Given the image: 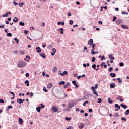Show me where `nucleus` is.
<instances>
[{
  "label": "nucleus",
  "instance_id": "nucleus-41",
  "mask_svg": "<svg viewBox=\"0 0 129 129\" xmlns=\"http://www.w3.org/2000/svg\"><path fill=\"white\" fill-rule=\"evenodd\" d=\"M101 58V61H102L103 60H105V57H104V55L102 56Z\"/></svg>",
  "mask_w": 129,
  "mask_h": 129
},
{
  "label": "nucleus",
  "instance_id": "nucleus-8",
  "mask_svg": "<svg viewBox=\"0 0 129 129\" xmlns=\"http://www.w3.org/2000/svg\"><path fill=\"white\" fill-rule=\"evenodd\" d=\"M72 107H74V104L73 103H69V108H72Z\"/></svg>",
  "mask_w": 129,
  "mask_h": 129
},
{
  "label": "nucleus",
  "instance_id": "nucleus-12",
  "mask_svg": "<svg viewBox=\"0 0 129 129\" xmlns=\"http://www.w3.org/2000/svg\"><path fill=\"white\" fill-rule=\"evenodd\" d=\"M17 102L19 103V104H22L23 103V99H19V100L17 99Z\"/></svg>",
  "mask_w": 129,
  "mask_h": 129
},
{
  "label": "nucleus",
  "instance_id": "nucleus-14",
  "mask_svg": "<svg viewBox=\"0 0 129 129\" xmlns=\"http://www.w3.org/2000/svg\"><path fill=\"white\" fill-rule=\"evenodd\" d=\"M114 106H115V108H117L118 109H120V106H119V105H118V104H115L114 105Z\"/></svg>",
  "mask_w": 129,
  "mask_h": 129
},
{
  "label": "nucleus",
  "instance_id": "nucleus-25",
  "mask_svg": "<svg viewBox=\"0 0 129 129\" xmlns=\"http://www.w3.org/2000/svg\"><path fill=\"white\" fill-rule=\"evenodd\" d=\"M25 84L27 85V86H30V84H29V81L26 80L25 82Z\"/></svg>",
  "mask_w": 129,
  "mask_h": 129
},
{
  "label": "nucleus",
  "instance_id": "nucleus-11",
  "mask_svg": "<svg viewBox=\"0 0 129 129\" xmlns=\"http://www.w3.org/2000/svg\"><path fill=\"white\" fill-rule=\"evenodd\" d=\"M52 86H53V84L51 83H49L47 85V88H52Z\"/></svg>",
  "mask_w": 129,
  "mask_h": 129
},
{
  "label": "nucleus",
  "instance_id": "nucleus-55",
  "mask_svg": "<svg viewBox=\"0 0 129 129\" xmlns=\"http://www.w3.org/2000/svg\"><path fill=\"white\" fill-rule=\"evenodd\" d=\"M25 76L26 77H29V76H30V75L29 74V73H27L25 74Z\"/></svg>",
  "mask_w": 129,
  "mask_h": 129
},
{
  "label": "nucleus",
  "instance_id": "nucleus-13",
  "mask_svg": "<svg viewBox=\"0 0 129 129\" xmlns=\"http://www.w3.org/2000/svg\"><path fill=\"white\" fill-rule=\"evenodd\" d=\"M11 14H12V13H11V12H9V13H6V15L4 14L3 15V17H8V15H11Z\"/></svg>",
  "mask_w": 129,
  "mask_h": 129
},
{
  "label": "nucleus",
  "instance_id": "nucleus-47",
  "mask_svg": "<svg viewBox=\"0 0 129 129\" xmlns=\"http://www.w3.org/2000/svg\"><path fill=\"white\" fill-rule=\"evenodd\" d=\"M116 20V17L115 16L113 17V22H115V20Z\"/></svg>",
  "mask_w": 129,
  "mask_h": 129
},
{
  "label": "nucleus",
  "instance_id": "nucleus-17",
  "mask_svg": "<svg viewBox=\"0 0 129 129\" xmlns=\"http://www.w3.org/2000/svg\"><path fill=\"white\" fill-rule=\"evenodd\" d=\"M58 84L59 85H64V84H65V82L64 81H60L58 83Z\"/></svg>",
  "mask_w": 129,
  "mask_h": 129
},
{
  "label": "nucleus",
  "instance_id": "nucleus-23",
  "mask_svg": "<svg viewBox=\"0 0 129 129\" xmlns=\"http://www.w3.org/2000/svg\"><path fill=\"white\" fill-rule=\"evenodd\" d=\"M36 110L37 112H40V111H41V107H36Z\"/></svg>",
  "mask_w": 129,
  "mask_h": 129
},
{
  "label": "nucleus",
  "instance_id": "nucleus-3",
  "mask_svg": "<svg viewBox=\"0 0 129 129\" xmlns=\"http://www.w3.org/2000/svg\"><path fill=\"white\" fill-rule=\"evenodd\" d=\"M52 111H53V112H57V111H58V109L55 107H52Z\"/></svg>",
  "mask_w": 129,
  "mask_h": 129
},
{
  "label": "nucleus",
  "instance_id": "nucleus-2",
  "mask_svg": "<svg viewBox=\"0 0 129 129\" xmlns=\"http://www.w3.org/2000/svg\"><path fill=\"white\" fill-rule=\"evenodd\" d=\"M91 89L93 91V94H95V95H96V96H98V93H97V91H96V90H95V89H94V86H92L91 87Z\"/></svg>",
  "mask_w": 129,
  "mask_h": 129
},
{
  "label": "nucleus",
  "instance_id": "nucleus-30",
  "mask_svg": "<svg viewBox=\"0 0 129 129\" xmlns=\"http://www.w3.org/2000/svg\"><path fill=\"white\" fill-rule=\"evenodd\" d=\"M124 113L125 115H128L129 113V110H126Z\"/></svg>",
  "mask_w": 129,
  "mask_h": 129
},
{
  "label": "nucleus",
  "instance_id": "nucleus-33",
  "mask_svg": "<svg viewBox=\"0 0 129 129\" xmlns=\"http://www.w3.org/2000/svg\"><path fill=\"white\" fill-rule=\"evenodd\" d=\"M13 22H15L16 23V22H18V18H17V17H15L13 19Z\"/></svg>",
  "mask_w": 129,
  "mask_h": 129
},
{
  "label": "nucleus",
  "instance_id": "nucleus-32",
  "mask_svg": "<svg viewBox=\"0 0 129 129\" xmlns=\"http://www.w3.org/2000/svg\"><path fill=\"white\" fill-rule=\"evenodd\" d=\"M121 28H123V29H127V26H124V25H122L121 26Z\"/></svg>",
  "mask_w": 129,
  "mask_h": 129
},
{
  "label": "nucleus",
  "instance_id": "nucleus-34",
  "mask_svg": "<svg viewBox=\"0 0 129 129\" xmlns=\"http://www.w3.org/2000/svg\"><path fill=\"white\" fill-rule=\"evenodd\" d=\"M0 103H5V101L3 99H0Z\"/></svg>",
  "mask_w": 129,
  "mask_h": 129
},
{
  "label": "nucleus",
  "instance_id": "nucleus-58",
  "mask_svg": "<svg viewBox=\"0 0 129 129\" xmlns=\"http://www.w3.org/2000/svg\"><path fill=\"white\" fill-rule=\"evenodd\" d=\"M68 16H69V17H71V16H72L71 13L69 12V13H68Z\"/></svg>",
  "mask_w": 129,
  "mask_h": 129
},
{
  "label": "nucleus",
  "instance_id": "nucleus-19",
  "mask_svg": "<svg viewBox=\"0 0 129 129\" xmlns=\"http://www.w3.org/2000/svg\"><path fill=\"white\" fill-rule=\"evenodd\" d=\"M110 87L111 88H114V87H115V84H110Z\"/></svg>",
  "mask_w": 129,
  "mask_h": 129
},
{
  "label": "nucleus",
  "instance_id": "nucleus-10",
  "mask_svg": "<svg viewBox=\"0 0 129 129\" xmlns=\"http://www.w3.org/2000/svg\"><path fill=\"white\" fill-rule=\"evenodd\" d=\"M39 55L40 56V57H42V58H46V55H45V54L43 53H40L39 54Z\"/></svg>",
  "mask_w": 129,
  "mask_h": 129
},
{
  "label": "nucleus",
  "instance_id": "nucleus-56",
  "mask_svg": "<svg viewBox=\"0 0 129 129\" xmlns=\"http://www.w3.org/2000/svg\"><path fill=\"white\" fill-rule=\"evenodd\" d=\"M13 4L15 5V6H18V3H16V1H14Z\"/></svg>",
  "mask_w": 129,
  "mask_h": 129
},
{
  "label": "nucleus",
  "instance_id": "nucleus-43",
  "mask_svg": "<svg viewBox=\"0 0 129 129\" xmlns=\"http://www.w3.org/2000/svg\"><path fill=\"white\" fill-rule=\"evenodd\" d=\"M118 113H115V114H114V116L115 117H118Z\"/></svg>",
  "mask_w": 129,
  "mask_h": 129
},
{
  "label": "nucleus",
  "instance_id": "nucleus-46",
  "mask_svg": "<svg viewBox=\"0 0 129 129\" xmlns=\"http://www.w3.org/2000/svg\"><path fill=\"white\" fill-rule=\"evenodd\" d=\"M92 62H95V57H93L92 58Z\"/></svg>",
  "mask_w": 129,
  "mask_h": 129
},
{
  "label": "nucleus",
  "instance_id": "nucleus-44",
  "mask_svg": "<svg viewBox=\"0 0 129 129\" xmlns=\"http://www.w3.org/2000/svg\"><path fill=\"white\" fill-rule=\"evenodd\" d=\"M19 7H20L21 8H22V7H23V6H24V3H22L20 4L19 5Z\"/></svg>",
  "mask_w": 129,
  "mask_h": 129
},
{
  "label": "nucleus",
  "instance_id": "nucleus-64",
  "mask_svg": "<svg viewBox=\"0 0 129 129\" xmlns=\"http://www.w3.org/2000/svg\"><path fill=\"white\" fill-rule=\"evenodd\" d=\"M92 111V109H89V112H91Z\"/></svg>",
  "mask_w": 129,
  "mask_h": 129
},
{
  "label": "nucleus",
  "instance_id": "nucleus-28",
  "mask_svg": "<svg viewBox=\"0 0 129 129\" xmlns=\"http://www.w3.org/2000/svg\"><path fill=\"white\" fill-rule=\"evenodd\" d=\"M7 36L8 37H12L13 36V34L11 33H8L7 34Z\"/></svg>",
  "mask_w": 129,
  "mask_h": 129
},
{
  "label": "nucleus",
  "instance_id": "nucleus-59",
  "mask_svg": "<svg viewBox=\"0 0 129 129\" xmlns=\"http://www.w3.org/2000/svg\"><path fill=\"white\" fill-rule=\"evenodd\" d=\"M51 47H52V45H48V46H47V49H50V48Z\"/></svg>",
  "mask_w": 129,
  "mask_h": 129
},
{
  "label": "nucleus",
  "instance_id": "nucleus-18",
  "mask_svg": "<svg viewBox=\"0 0 129 129\" xmlns=\"http://www.w3.org/2000/svg\"><path fill=\"white\" fill-rule=\"evenodd\" d=\"M109 58L110 60H114V57L112 56V55H109Z\"/></svg>",
  "mask_w": 129,
  "mask_h": 129
},
{
  "label": "nucleus",
  "instance_id": "nucleus-49",
  "mask_svg": "<svg viewBox=\"0 0 129 129\" xmlns=\"http://www.w3.org/2000/svg\"><path fill=\"white\" fill-rule=\"evenodd\" d=\"M119 65H120V67H122L124 64H123V63H122V62H120V63H119Z\"/></svg>",
  "mask_w": 129,
  "mask_h": 129
},
{
  "label": "nucleus",
  "instance_id": "nucleus-45",
  "mask_svg": "<svg viewBox=\"0 0 129 129\" xmlns=\"http://www.w3.org/2000/svg\"><path fill=\"white\" fill-rule=\"evenodd\" d=\"M43 90H44L45 92H48V90H47L45 87L43 88Z\"/></svg>",
  "mask_w": 129,
  "mask_h": 129
},
{
  "label": "nucleus",
  "instance_id": "nucleus-48",
  "mask_svg": "<svg viewBox=\"0 0 129 129\" xmlns=\"http://www.w3.org/2000/svg\"><path fill=\"white\" fill-rule=\"evenodd\" d=\"M97 88H98V85L96 84L95 87H94V89H97Z\"/></svg>",
  "mask_w": 129,
  "mask_h": 129
},
{
  "label": "nucleus",
  "instance_id": "nucleus-37",
  "mask_svg": "<svg viewBox=\"0 0 129 129\" xmlns=\"http://www.w3.org/2000/svg\"><path fill=\"white\" fill-rule=\"evenodd\" d=\"M9 93H11V94H12L13 96H14V97H15V93H14L13 92H12V91H9Z\"/></svg>",
  "mask_w": 129,
  "mask_h": 129
},
{
  "label": "nucleus",
  "instance_id": "nucleus-36",
  "mask_svg": "<svg viewBox=\"0 0 129 129\" xmlns=\"http://www.w3.org/2000/svg\"><path fill=\"white\" fill-rule=\"evenodd\" d=\"M92 50L93 51H94V50H95V49L94 48L95 47V44H92Z\"/></svg>",
  "mask_w": 129,
  "mask_h": 129
},
{
  "label": "nucleus",
  "instance_id": "nucleus-1",
  "mask_svg": "<svg viewBox=\"0 0 129 129\" xmlns=\"http://www.w3.org/2000/svg\"><path fill=\"white\" fill-rule=\"evenodd\" d=\"M27 66V63L25 62V61H20L17 63V67L18 68H24V67H26Z\"/></svg>",
  "mask_w": 129,
  "mask_h": 129
},
{
  "label": "nucleus",
  "instance_id": "nucleus-35",
  "mask_svg": "<svg viewBox=\"0 0 129 129\" xmlns=\"http://www.w3.org/2000/svg\"><path fill=\"white\" fill-rule=\"evenodd\" d=\"M46 45H47L46 43H44V44L42 45V48H45L46 47Z\"/></svg>",
  "mask_w": 129,
  "mask_h": 129
},
{
  "label": "nucleus",
  "instance_id": "nucleus-5",
  "mask_svg": "<svg viewBox=\"0 0 129 129\" xmlns=\"http://www.w3.org/2000/svg\"><path fill=\"white\" fill-rule=\"evenodd\" d=\"M88 44L90 45L91 46L92 45H94V44H93V39H90L89 40V42H88Z\"/></svg>",
  "mask_w": 129,
  "mask_h": 129
},
{
  "label": "nucleus",
  "instance_id": "nucleus-24",
  "mask_svg": "<svg viewBox=\"0 0 129 129\" xmlns=\"http://www.w3.org/2000/svg\"><path fill=\"white\" fill-rule=\"evenodd\" d=\"M19 122H20V124H23V119H22L21 118H19Z\"/></svg>",
  "mask_w": 129,
  "mask_h": 129
},
{
  "label": "nucleus",
  "instance_id": "nucleus-60",
  "mask_svg": "<svg viewBox=\"0 0 129 129\" xmlns=\"http://www.w3.org/2000/svg\"><path fill=\"white\" fill-rule=\"evenodd\" d=\"M83 67H84L85 68H86V67H87V65H86V64H85V63H84V64H83Z\"/></svg>",
  "mask_w": 129,
  "mask_h": 129
},
{
  "label": "nucleus",
  "instance_id": "nucleus-22",
  "mask_svg": "<svg viewBox=\"0 0 129 129\" xmlns=\"http://www.w3.org/2000/svg\"><path fill=\"white\" fill-rule=\"evenodd\" d=\"M14 41H16L17 44H19V43L20 42V40L18 39V38H17V37H15L14 38Z\"/></svg>",
  "mask_w": 129,
  "mask_h": 129
},
{
  "label": "nucleus",
  "instance_id": "nucleus-63",
  "mask_svg": "<svg viewBox=\"0 0 129 129\" xmlns=\"http://www.w3.org/2000/svg\"><path fill=\"white\" fill-rule=\"evenodd\" d=\"M14 53H15V54H18V50H15Z\"/></svg>",
  "mask_w": 129,
  "mask_h": 129
},
{
  "label": "nucleus",
  "instance_id": "nucleus-39",
  "mask_svg": "<svg viewBox=\"0 0 129 129\" xmlns=\"http://www.w3.org/2000/svg\"><path fill=\"white\" fill-rule=\"evenodd\" d=\"M121 120H124V121H126V118H123V117H121Z\"/></svg>",
  "mask_w": 129,
  "mask_h": 129
},
{
  "label": "nucleus",
  "instance_id": "nucleus-26",
  "mask_svg": "<svg viewBox=\"0 0 129 129\" xmlns=\"http://www.w3.org/2000/svg\"><path fill=\"white\" fill-rule=\"evenodd\" d=\"M110 76H111V77H115V74L114 73H111V74H110Z\"/></svg>",
  "mask_w": 129,
  "mask_h": 129
},
{
  "label": "nucleus",
  "instance_id": "nucleus-7",
  "mask_svg": "<svg viewBox=\"0 0 129 129\" xmlns=\"http://www.w3.org/2000/svg\"><path fill=\"white\" fill-rule=\"evenodd\" d=\"M68 86H70V83L69 82L67 83L66 85L63 86L64 88H68Z\"/></svg>",
  "mask_w": 129,
  "mask_h": 129
},
{
  "label": "nucleus",
  "instance_id": "nucleus-9",
  "mask_svg": "<svg viewBox=\"0 0 129 129\" xmlns=\"http://www.w3.org/2000/svg\"><path fill=\"white\" fill-rule=\"evenodd\" d=\"M92 68H93V69H94L95 70H96V71H97V70H98L99 68H97L96 69V64H93L92 66Z\"/></svg>",
  "mask_w": 129,
  "mask_h": 129
},
{
  "label": "nucleus",
  "instance_id": "nucleus-62",
  "mask_svg": "<svg viewBox=\"0 0 129 129\" xmlns=\"http://www.w3.org/2000/svg\"><path fill=\"white\" fill-rule=\"evenodd\" d=\"M24 33H25L26 34H28V31H27V30H24Z\"/></svg>",
  "mask_w": 129,
  "mask_h": 129
},
{
  "label": "nucleus",
  "instance_id": "nucleus-29",
  "mask_svg": "<svg viewBox=\"0 0 129 129\" xmlns=\"http://www.w3.org/2000/svg\"><path fill=\"white\" fill-rule=\"evenodd\" d=\"M86 103L88 104V101L86 100L83 104V106H86Z\"/></svg>",
  "mask_w": 129,
  "mask_h": 129
},
{
  "label": "nucleus",
  "instance_id": "nucleus-21",
  "mask_svg": "<svg viewBox=\"0 0 129 129\" xmlns=\"http://www.w3.org/2000/svg\"><path fill=\"white\" fill-rule=\"evenodd\" d=\"M57 71V67H54L52 69V72L55 73Z\"/></svg>",
  "mask_w": 129,
  "mask_h": 129
},
{
  "label": "nucleus",
  "instance_id": "nucleus-52",
  "mask_svg": "<svg viewBox=\"0 0 129 129\" xmlns=\"http://www.w3.org/2000/svg\"><path fill=\"white\" fill-rule=\"evenodd\" d=\"M66 120H71V118H68L67 117H66Z\"/></svg>",
  "mask_w": 129,
  "mask_h": 129
},
{
  "label": "nucleus",
  "instance_id": "nucleus-50",
  "mask_svg": "<svg viewBox=\"0 0 129 129\" xmlns=\"http://www.w3.org/2000/svg\"><path fill=\"white\" fill-rule=\"evenodd\" d=\"M41 108H45V106L43 105V104H40Z\"/></svg>",
  "mask_w": 129,
  "mask_h": 129
},
{
  "label": "nucleus",
  "instance_id": "nucleus-27",
  "mask_svg": "<svg viewBox=\"0 0 129 129\" xmlns=\"http://www.w3.org/2000/svg\"><path fill=\"white\" fill-rule=\"evenodd\" d=\"M19 25H20V26H25V23L20 22H19Z\"/></svg>",
  "mask_w": 129,
  "mask_h": 129
},
{
  "label": "nucleus",
  "instance_id": "nucleus-15",
  "mask_svg": "<svg viewBox=\"0 0 129 129\" xmlns=\"http://www.w3.org/2000/svg\"><path fill=\"white\" fill-rule=\"evenodd\" d=\"M108 103H109L110 104H112V102H113V101L110 100V97H109V98H108Z\"/></svg>",
  "mask_w": 129,
  "mask_h": 129
},
{
  "label": "nucleus",
  "instance_id": "nucleus-6",
  "mask_svg": "<svg viewBox=\"0 0 129 129\" xmlns=\"http://www.w3.org/2000/svg\"><path fill=\"white\" fill-rule=\"evenodd\" d=\"M72 83L73 85H75L76 88H78V85H77V83H76V81H73Z\"/></svg>",
  "mask_w": 129,
  "mask_h": 129
},
{
  "label": "nucleus",
  "instance_id": "nucleus-38",
  "mask_svg": "<svg viewBox=\"0 0 129 129\" xmlns=\"http://www.w3.org/2000/svg\"><path fill=\"white\" fill-rule=\"evenodd\" d=\"M112 70H113V69H112V68H109V69H108V72H111V71H112Z\"/></svg>",
  "mask_w": 129,
  "mask_h": 129
},
{
  "label": "nucleus",
  "instance_id": "nucleus-61",
  "mask_svg": "<svg viewBox=\"0 0 129 129\" xmlns=\"http://www.w3.org/2000/svg\"><path fill=\"white\" fill-rule=\"evenodd\" d=\"M76 111H80V109H79V108H77L76 109Z\"/></svg>",
  "mask_w": 129,
  "mask_h": 129
},
{
  "label": "nucleus",
  "instance_id": "nucleus-4",
  "mask_svg": "<svg viewBox=\"0 0 129 129\" xmlns=\"http://www.w3.org/2000/svg\"><path fill=\"white\" fill-rule=\"evenodd\" d=\"M36 49L37 50V53H41V52H42V50H41V48H40V47H36Z\"/></svg>",
  "mask_w": 129,
  "mask_h": 129
},
{
  "label": "nucleus",
  "instance_id": "nucleus-53",
  "mask_svg": "<svg viewBox=\"0 0 129 129\" xmlns=\"http://www.w3.org/2000/svg\"><path fill=\"white\" fill-rule=\"evenodd\" d=\"M91 54H92V55H94V54H95V52L94 51H93V50H91Z\"/></svg>",
  "mask_w": 129,
  "mask_h": 129
},
{
  "label": "nucleus",
  "instance_id": "nucleus-42",
  "mask_svg": "<svg viewBox=\"0 0 129 129\" xmlns=\"http://www.w3.org/2000/svg\"><path fill=\"white\" fill-rule=\"evenodd\" d=\"M52 51L53 53H56V52H57V50L55 48H52Z\"/></svg>",
  "mask_w": 129,
  "mask_h": 129
},
{
  "label": "nucleus",
  "instance_id": "nucleus-51",
  "mask_svg": "<svg viewBox=\"0 0 129 129\" xmlns=\"http://www.w3.org/2000/svg\"><path fill=\"white\" fill-rule=\"evenodd\" d=\"M30 96L32 97H33V96H34V93H33V92H31L30 93Z\"/></svg>",
  "mask_w": 129,
  "mask_h": 129
},
{
  "label": "nucleus",
  "instance_id": "nucleus-40",
  "mask_svg": "<svg viewBox=\"0 0 129 129\" xmlns=\"http://www.w3.org/2000/svg\"><path fill=\"white\" fill-rule=\"evenodd\" d=\"M63 74H64V75H67V74H68V72L65 71L63 72Z\"/></svg>",
  "mask_w": 129,
  "mask_h": 129
},
{
  "label": "nucleus",
  "instance_id": "nucleus-57",
  "mask_svg": "<svg viewBox=\"0 0 129 129\" xmlns=\"http://www.w3.org/2000/svg\"><path fill=\"white\" fill-rule=\"evenodd\" d=\"M70 25H73V20H70Z\"/></svg>",
  "mask_w": 129,
  "mask_h": 129
},
{
  "label": "nucleus",
  "instance_id": "nucleus-31",
  "mask_svg": "<svg viewBox=\"0 0 129 129\" xmlns=\"http://www.w3.org/2000/svg\"><path fill=\"white\" fill-rule=\"evenodd\" d=\"M98 101L97 103H101V98H99L98 99Z\"/></svg>",
  "mask_w": 129,
  "mask_h": 129
},
{
  "label": "nucleus",
  "instance_id": "nucleus-16",
  "mask_svg": "<svg viewBox=\"0 0 129 129\" xmlns=\"http://www.w3.org/2000/svg\"><path fill=\"white\" fill-rule=\"evenodd\" d=\"M120 106H121V107H122L123 108H124V109H126V107H127L126 105H124L122 104H121Z\"/></svg>",
  "mask_w": 129,
  "mask_h": 129
},
{
  "label": "nucleus",
  "instance_id": "nucleus-20",
  "mask_svg": "<svg viewBox=\"0 0 129 129\" xmlns=\"http://www.w3.org/2000/svg\"><path fill=\"white\" fill-rule=\"evenodd\" d=\"M117 80L119 81L118 82L119 84H121V83H122V81H121V80L120 79V78H117Z\"/></svg>",
  "mask_w": 129,
  "mask_h": 129
},
{
  "label": "nucleus",
  "instance_id": "nucleus-54",
  "mask_svg": "<svg viewBox=\"0 0 129 129\" xmlns=\"http://www.w3.org/2000/svg\"><path fill=\"white\" fill-rule=\"evenodd\" d=\"M2 28H5V25H0V29H2Z\"/></svg>",
  "mask_w": 129,
  "mask_h": 129
}]
</instances>
